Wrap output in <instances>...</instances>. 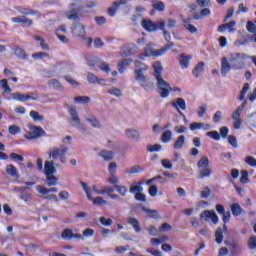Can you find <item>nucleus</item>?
I'll return each mask as SVG.
<instances>
[{"label":"nucleus","mask_w":256,"mask_h":256,"mask_svg":"<svg viewBox=\"0 0 256 256\" xmlns=\"http://www.w3.org/2000/svg\"><path fill=\"white\" fill-rule=\"evenodd\" d=\"M228 143L234 147V149H237L239 147L237 143V138L234 135L228 136Z\"/></svg>","instance_id":"57"},{"label":"nucleus","mask_w":256,"mask_h":256,"mask_svg":"<svg viewBox=\"0 0 256 256\" xmlns=\"http://www.w3.org/2000/svg\"><path fill=\"white\" fill-rule=\"evenodd\" d=\"M78 234L73 233V230L67 228L64 229L61 233L62 239L65 241H71V239H77Z\"/></svg>","instance_id":"23"},{"label":"nucleus","mask_w":256,"mask_h":256,"mask_svg":"<svg viewBox=\"0 0 256 256\" xmlns=\"http://www.w3.org/2000/svg\"><path fill=\"white\" fill-rule=\"evenodd\" d=\"M249 43H251V38L250 36H246V38L244 40H237L235 42L236 47H239V45H249Z\"/></svg>","instance_id":"58"},{"label":"nucleus","mask_w":256,"mask_h":256,"mask_svg":"<svg viewBox=\"0 0 256 256\" xmlns=\"http://www.w3.org/2000/svg\"><path fill=\"white\" fill-rule=\"evenodd\" d=\"M99 157H102L104 161H113V159H115V152L111 150H101Z\"/></svg>","instance_id":"25"},{"label":"nucleus","mask_w":256,"mask_h":256,"mask_svg":"<svg viewBox=\"0 0 256 256\" xmlns=\"http://www.w3.org/2000/svg\"><path fill=\"white\" fill-rule=\"evenodd\" d=\"M108 183L110 185H118L119 183V176L117 174H109Z\"/></svg>","instance_id":"51"},{"label":"nucleus","mask_w":256,"mask_h":256,"mask_svg":"<svg viewBox=\"0 0 256 256\" xmlns=\"http://www.w3.org/2000/svg\"><path fill=\"white\" fill-rule=\"evenodd\" d=\"M121 9H125L126 13H129L131 6L127 0H116L112 3L111 7L108 8V15L115 17L117 12Z\"/></svg>","instance_id":"11"},{"label":"nucleus","mask_w":256,"mask_h":256,"mask_svg":"<svg viewBox=\"0 0 256 256\" xmlns=\"http://www.w3.org/2000/svg\"><path fill=\"white\" fill-rule=\"evenodd\" d=\"M82 9L83 8L77 5V3H70L68 5V10L65 12V17H67L69 21H81L79 13H81Z\"/></svg>","instance_id":"12"},{"label":"nucleus","mask_w":256,"mask_h":256,"mask_svg":"<svg viewBox=\"0 0 256 256\" xmlns=\"http://www.w3.org/2000/svg\"><path fill=\"white\" fill-rule=\"evenodd\" d=\"M206 135H207V137L214 139V141H219L221 139V136L219 135V132H217V131L207 132Z\"/></svg>","instance_id":"55"},{"label":"nucleus","mask_w":256,"mask_h":256,"mask_svg":"<svg viewBox=\"0 0 256 256\" xmlns=\"http://www.w3.org/2000/svg\"><path fill=\"white\" fill-rule=\"evenodd\" d=\"M142 211L146 213L151 219H158L159 218V213L157 210H151L145 206L142 207Z\"/></svg>","instance_id":"40"},{"label":"nucleus","mask_w":256,"mask_h":256,"mask_svg":"<svg viewBox=\"0 0 256 256\" xmlns=\"http://www.w3.org/2000/svg\"><path fill=\"white\" fill-rule=\"evenodd\" d=\"M95 235V230L91 229V228H87L85 229L82 234H78L77 239H85V237H93Z\"/></svg>","instance_id":"34"},{"label":"nucleus","mask_w":256,"mask_h":256,"mask_svg":"<svg viewBox=\"0 0 256 256\" xmlns=\"http://www.w3.org/2000/svg\"><path fill=\"white\" fill-rule=\"evenodd\" d=\"M8 132L10 133V135H17V133H21V127L17 125H11L8 128Z\"/></svg>","instance_id":"53"},{"label":"nucleus","mask_w":256,"mask_h":256,"mask_svg":"<svg viewBox=\"0 0 256 256\" xmlns=\"http://www.w3.org/2000/svg\"><path fill=\"white\" fill-rule=\"evenodd\" d=\"M245 163L250 167H256V159L253 156H247L245 158Z\"/></svg>","instance_id":"61"},{"label":"nucleus","mask_w":256,"mask_h":256,"mask_svg":"<svg viewBox=\"0 0 256 256\" xmlns=\"http://www.w3.org/2000/svg\"><path fill=\"white\" fill-rule=\"evenodd\" d=\"M215 241L218 244L223 243V230L221 228H218L215 233Z\"/></svg>","instance_id":"49"},{"label":"nucleus","mask_w":256,"mask_h":256,"mask_svg":"<svg viewBox=\"0 0 256 256\" xmlns=\"http://www.w3.org/2000/svg\"><path fill=\"white\" fill-rule=\"evenodd\" d=\"M0 85H1L2 89L4 90L2 92V95L5 96L6 93H12L13 90L9 86V83L7 82V79L0 80Z\"/></svg>","instance_id":"42"},{"label":"nucleus","mask_w":256,"mask_h":256,"mask_svg":"<svg viewBox=\"0 0 256 256\" xmlns=\"http://www.w3.org/2000/svg\"><path fill=\"white\" fill-rule=\"evenodd\" d=\"M17 11L22 16L11 18L12 23H23L24 25H27V27H31V25H33V20L27 18V15H37V11L23 7H17Z\"/></svg>","instance_id":"8"},{"label":"nucleus","mask_w":256,"mask_h":256,"mask_svg":"<svg viewBox=\"0 0 256 256\" xmlns=\"http://www.w3.org/2000/svg\"><path fill=\"white\" fill-rule=\"evenodd\" d=\"M69 151V148L67 146H61L54 147L52 150L48 151V156L50 160H47L44 165H48L50 167L59 168L62 165H65L67 163V152ZM60 161V163H59Z\"/></svg>","instance_id":"5"},{"label":"nucleus","mask_w":256,"mask_h":256,"mask_svg":"<svg viewBox=\"0 0 256 256\" xmlns=\"http://www.w3.org/2000/svg\"><path fill=\"white\" fill-rule=\"evenodd\" d=\"M125 173H127L128 175H135L137 173H143V168H141V166H139V165H135L130 168H127L125 170Z\"/></svg>","instance_id":"37"},{"label":"nucleus","mask_w":256,"mask_h":256,"mask_svg":"<svg viewBox=\"0 0 256 256\" xmlns=\"http://www.w3.org/2000/svg\"><path fill=\"white\" fill-rule=\"evenodd\" d=\"M245 59H249V55L245 53H230L227 57L221 59V75L227 77L229 71H241L245 69Z\"/></svg>","instance_id":"1"},{"label":"nucleus","mask_w":256,"mask_h":256,"mask_svg":"<svg viewBox=\"0 0 256 256\" xmlns=\"http://www.w3.org/2000/svg\"><path fill=\"white\" fill-rule=\"evenodd\" d=\"M152 69V77L154 78V81H156L158 93L162 99H167V97H169V93L173 91V88H171V84L163 78V65L160 61H155L152 64Z\"/></svg>","instance_id":"2"},{"label":"nucleus","mask_w":256,"mask_h":256,"mask_svg":"<svg viewBox=\"0 0 256 256\" xmlns=\"http://www.w3.org/2000/svg\"><path fill=\"white\" fill-rule=\"evenodd\" d=\"M45 135V130L40 126H32L30 131L24 135V139H28V141H33L35 139H39V137H43Z\"/></svg>","instance_id":"15"},{"label":"nucleus","mask_w":256,"mask_h":256,"mask_svg":"<svg viewBox=\"0 0 256 256\" xmlns=\"http://www.w3.org/2000/svg\"><path fill=\"white\" fill-rule=\"evenodd\" d=\"M205 63L199 62L198 65L193 69L192 73L194 76L199 77V75H203L205 71Z\"/></svg>","instance_id":"32"},{"label":"nucleus","mask_w":256,"mask_h":256,"mask_svg":"<svg viewBox=\"0 0 256 256\" xmlns=\"http://www.w3.org/2000/svg\"><path fill=\"white\" fill-rule=\"evenodd\" d=\"M249 89H251V86L249 83H245L238 97L239 101H243V103L232 112V125L235 129H243V118H241V114L247 106V99L245 96L249 92Z\"/></svg>","instance_id":"3"},{"label":"nucleus","mask_w":256,"mask_h":256,"mask_svg":"<svg viewBox=\"0 0 256 256\" xmlns=\"http://www.w3.org/2000/svg\"><path fill=\"white\" fill-rule=\"evenodd\" d=\"M240 181L242 183H248L249 182V172H247V170H242L241 171Z\"/></svg>","instance_id":"59"},{"label":"nucleus","mask_w":256,"mask_h":256,"mask_svg":"<svg viewBox=\"0 0 256 256\" xmlns=\"http://www.w3.org/2000/svg\"><path fill=\"white\" fill-rule=\"evenodd\" d=\"M87 81L92 83L93 85H101L103 83V79L97 77L95 74L88 72Z\"/></svg>","instance_id":"30"},{"label":"nucleus","mask_w":256,"mask_h":256,"mask_svg":"<svg viewBox=\"0 0 256 256\" xmlns=\"http://www.w3.org/2000/svg\"><path fill=\"white\" fill-rule=\"evenodd\" d=\"M98 67L100 71H104V73H111V68H109V63L103 62Z\"/></svg>","instance_id":"62"},{"label":"nucleus","mask_w":256,"mask_h":256,"mask_svg":"<svg viewBox=\"0 0 256 256\" xmlns=\"http://www.w3.org/2000/svg\"><path fill=\"white\" fill-rule=\"evenodd\" d=\"M72 33L75 37H79L82 41H85L87 47H91L93 43V38L87 37V32L85 31V25L81 23H76L72 26Z\"/></svg>","instance_id":"10"},{"label":"nucleus","mask_w":256,"mask_h":256,"mask_svg":"<svg viewBox=\"0 0 256 256\" xmlns=\"http://www.w3.org/2000/svg\"><path fill=\"white\" fill-rule=\"evenodd\" d=\"M127 223L134 229L135 233H141V222L137 218L130 216L127 218Z\"/></svg>","instance_id":"21"},{"label":"nucleus","mask_w":256,"mask_h":256,"mask_svg":"<svg viewBox=\"0 0 256 256\" xmlns=\"http://www.w3.org/2000/svg\"><path fill=\"white\" fill-rule=\"evenodd\" d=\"M207 104H203L199 107V110H198V117H204L205 116V113H207Z\"/></svg>","instance_id":"63"},{"label":"nucleus","mask_w":256,"mask_h":256,"mask_svg":"<svg viewBox=\"0 0 256 256\" xmlns=\"http://www.w3.org/2000/svg\"><path fill=\"white\" fill-rule=\"evenodd\" d=\"M14 55H16V57H19V59H25V57H27L25 50H23L22 48H16L14 50Z\"/></svg>","instance_id":"54"},{"label":"nucleus","mask_w":256,"mask_h":256,"mask_svg":"<svg viewBox=\"0 0 256 256\" xmlns=\"http://www.w3.org/2000/svg\"><path fill=\"white\" fill-rule=\"evenodd\" d=\"M161 165L164 167V169H173V164L171 163V160L169 159H162Z\"/></svg>","instance_id":"60"},{"label":"nucleus","mask_w":256,"mask_h":256,"mask_svg":"<svg viewBox=\"0 0 256 256\" xmlns=\"http://www.w3.org/2000/svg\"><path fill=\"white\" fill-rule=\"evenodd\" d=\"M109 95H114V97H123V90L117 87H111L108 89Z\"/></svg>","instance_id":"47"},{"label":"nucleus","mask_w":256,"mask_h":256,"mask_svg":"<svg viewBox=\"0 0 256 256\" xmlns=\"http://www.w3.org/2000/svg\"><path fill=\"white\" fill-rule=\"evenodd\" d=\"M114 189L121 197H126L127 193H129V189H127V186L124 185H115Z\"/></svg>","instance_id":"39"},{"label":"nucleus","mask_w":256,"mask_h":256,"mask_svg":"<svg viewBox=\"0 0 256 256\" xmlns=\"http://www.w3.org/2000/svg\"><path fill=\"white\" fill-rule=\"evenodd\" d=\"M211 175H213V169H211V167H209V166L206 168H202L198 172L199 179H209V177H211Z\"/></svg>","instance_id":"28"},{"label":"nucleus","mask_w":256,"mask_h":256,"mask_svg":"<svg viewBox=\"0 0 256 256\" xmlns=\"http://www.w3.org/2000/svg\"><path fill=\"white\" fill-rule=\"evenodd\" d=\"M30 117L35 121V123H41V121H44L45 119L43 115L39 114V112L35 110L30 111Z\"/></svg>","instance_id":"41"},{"label":"nucleus","mask_w":256,"mask_h":256,"mask_svg":"<svg viewBox=\"0 0 256 256\" xmlns=\"http://www.w3.org/2000/svg\"><path fill=\"white\" fill-rule=\"evenodd\" d=\"M231 211L234 217H239V215L243 213V208H241V205H239V203H234L231 205Z\"/></svg>","instance_id":"38"},{"label":"nucleus","mask_w":256,"mask_h":256,"mask_svg":"<svg viewBox=\"0 0 256 256\" xmlns=\"http://www.w3.org/2000/svg\"><path fill=\"white\" fill-rule=\"evenodd\" d=\"M152 7L156 11H165V3L159 0H152Z\"/></svg>","instance_id":"43"},{"label":"nucleus","mask_w":256,"mask_h":256,"mask_svg":"<svg viewBox=\"0 0 256 256\" xmlns=\"http://www.w3.org/2000/svg\"><path fill=\"white\" fill-rule=\"evenodd\" d=\"M172 105L177 110H179V108L182 109L183 111L187 109V105L185 104V99L183 98H177L176 101L172 103Z\"/></svg>","instance_id":"31"},{"label":"nucleus","mask_w":256,"mask_h":256,"mask_svg":"<svg viewBox=\"0 0 256 256\" xmlns=\"http://www.w3.org/2000/svg\"><path fill=\"white\" fill-rule=\"evenodd\" d=\"M133 63V59H123L118 63V72L123 74L127 67Z\"/></svg>","instance_id":"26"},{"label":"nucleus","mask_w":256,"mask_h":256,"mask_svg":"<svg viewBox=\"0 0 256 256\" xmlns=\"http://www.w3.org/2000/svg\"><path fill=\"white\" fill-rule=\"evenodd\" d=\"M56 173L57 168L44 164V175L46 177L44 183L45 185H47V187H57L59 183V178H57V176H54Z\"/></svg>","instance_id":"9"},{"label":"nucleus","mask_w":256,"mask_h":256,"mask_svg":"<svg viewBox=\"0 0 256 256\" xmlns=\"http://www.w3.org/2000/svg\"><path fill=\"white\" fill-rule=\"evenodd\" d=\"M141 191H143V187L141 186V184H132L130 187V193H141Z\"/></svg>","instance_id":"52"},{"label":"nucleus","mask_w":256,"mask_h":256,"mask_svg":"<svg viewBox=\"0 0 256 256\" xmlns=\"http://www.w3.org/2000/svg\"><path fill=\"white\" fill-rule=\"evenodd\" d=\"M82 189L86 193V197L89 201H92L93 205H107V200L103 199V197H93V190L89 188L87 183L81 182Z\"/></svg>","instance_id":"14"},{"label":"nucleus","mask_w":256,"mask_h":256,"mask_svg":"<svg viewBox=\"0 0 256 256\" xmlns=\"http://www.w3.org/2000/svg\"><path fill=\"white\" fill-rule=\"evenodd\" d=\"M6 173L10 175V177H15V179H19V171L13 164H8L6 166Z\"/></svg>","instance_id":"29"},{"label":"nucleus","mask_w":256,"mask_h":256,"mask_svg":"<svg viewBox=\"0 0 256 256\" xmlns=\"http://www.w3.org/2000/svg\"><path fill=\"white\" fill-rule=\"evenodd\" d=\"M249 249H256V236H251L248 241Z\"/></svg>","instance_id":"64"},{"label":"nucleus","mask_w":256,"mask_h":256,"mask_svg":"<svg viewBox=\"0 0 256 256\" xmlns=\"http://www.w3.org/2000/svg\"><path fill=\"white\" fill-rule=\"evenodd\" d=\"M172 47H175V43L169 42L162 48L155 50V44L149 43L144 48V54H140V59H144V57H161V55H165L169 49H172Z\"/></svg>","instance_id":"6"},{"label":"nucleus","mask_w":256,"mask_h":256,"mask_svg":"<svg viewBox=\"0 0 256 256\" xmlns=\"http://www.w3.org/2000/svg\"><path fill=\"white\" fill-rule=\"evenodd\" d=\"M67 111L69 114V123L72 127H75L80 133H87V128L81 124V118L79 117V112L77 111V106L70 104L67 106Z\"/></svg>","instance_id":"7"},{"label":"nucleus","mask_w":256,"mask_h":256,"mask_svg":"<svg viewBox=\"0 0 256 256\" xmlns=\"http://www.w3.org/2000/svg\"><path fill=\"white\" fill-rule=\"evenodd\" d=\"M167 24V22H165V20L163 19H159L158 20V29H160L161 31H163V36L165 38V40L170 43L169 41H171V34L169 33V31H167V29H165V25Z\"/></svg>","instance_id":"22"},{"label":"nucleus","mask_w":256,"mask_h":256,"mask_svg":"<svg viewBox=\"0 0 256 256\" xmlns=\"http://www.w3.org/2000/svg\"><path fill=\"white\" fill-rule=\"evenodd\" d=\"M36 190L39 193V195L43 197V199H48V200L53 199L54 201H59V198H57L55 194H51V193H57L59 191L55 187L47 188L42 185H37Z\"/></svg>","instance_id":"13"},{"label":"nucleus","mask_w":256,"mask_h":256,"mask_svg":"<svg viewBox=\"0 0 256 256\" xmlns=\"http://www.w3.org/2000/svg\"><path fill=\"white\" fill-rule=\"evenodd\" d=\"M197 129H204V131H209V129H211V125L205 124L203 122H194V123L190 124L191 131H195Z\"/></svg>","instance_id":"27"},{"label":"nucleus","mask_w":256,"mask_h":256,"mask_svg":"<svg viewBox=\"0 0 256 256\" xmlns=\"http://www.w3.org/2000/svg\"><path fill=\"white\" fill-rule=\"evenodd\" d=\"M75 103H78L80 105H83L85 103H89L91 101V98L88 96H76L74 98Z\"/></svg>","instance_id":"48"},{"label":"nucleus","mask_w":256,"mask_h":256,"mask_svg":"<svg viewBox=\"0 0 256 256\" xmlns=\"http://www.w3.org/2000/svg\"><path fill=\"white\" fill-rule=\"evenodd\" d=\"M184 27L189 31L190 33H197V28L191 24V18H185L183 20Z\"/></svg>","instance_id":"33"},{"label":"nucleus","mask_w":256,"mask_h":256,"mask_svg":"<svg viewBox=\"0 0 256 256\" xmlns=\"http://www.w3.org/2000/svg\"><path fill=\"white\" fill-rule=\"evenodd\" d=\"M141 26L143 29H145V31H148V33H155V31L159 29V20L153 22L149 18H143L141 20Z\"/></svg>","instance_id":"16"},{"label":"nucleus","mask_w":256,"mask_h":256,"mask_svg":"<svg viewBox=\"0 0 256 256\" xmlns=\"http://www.w3.org/2000/svg\"><path fill=\"white\" fill-rule=\"evenodd\" d=\"M200 218L204 219L206 223H209V221H212L214 225H217V223H219V217L217 216V213H215V211L205 210L200 214Z\"/></svg>","instance_id":"17"},{"label":"nucleus","mask_w":256,"mask_h":256,"mask_svg":"<svg viewBox=\"0 0 256 256\" xmlns=\"http://www.w3.org/2000/svg\"><path fill=\"white\" fill-rule=\"evenodd\" d=\"M161 149H163V146H161V144H154V145L148 146V151L150 153L161 151Z\"/></svg>","instance_id":"56"},{"label":"nucleus","mask_w":256,"mask_h":256,"mask_svg":"<svg viewBox=\"0 0 256 256\" xmlns=\"http://www.w3.org/2000/svg\"><path fill=\"white\" fill-rule=\"evenodd\" d=\"M211 15V10L209 8H204L199 14H195L193 19H203V17H209Z\"/></svg>","instance_id":"45"},{"label":"nucleus","mask_w":256,"mask_h":256,"mask_svg":"<svg viewBox=\"0 0 256 256\" xmlns=\"http://www.w3.org/2000/svg\"><path fill=\"white\" fill-rule=\"evenodd\" d=\"M209 167V158L207 156H202L200 160L197 162L198 169H205Z\"/></svg>","instance_id":"36"},{"label":"nucleus","mask_w":256,"mask_h":256,"mask_svg":"<svg viewBox=\"0 0 256 256\" xmlns=\"http://www.w3.org/2000/svg\"><path fill=\"white\" fill-rule=\"evenodd\" d=\"M246 29L248 33H252L253 35L256 33V25L253 21H248L246 24Z\"/></svg>","instance_id":"50"},{"label":"nucleus","mask_w":256,"mask_h":256,"mask_svg":"<svg viewBox=\"0 0 256 256\" xmlns=\"http://www.w3.org/2000/svg\"><path fill=\"white\" fill-rule=\"evenodd\" d=\"M29 96H26V94H21L19 92L13 93L10 97V99H14V101H27Z\"/></svg>","instance_id":"46"},{"label":"nucleus","mask_w":256,"mask_h":256,"mask_svg":"<svg viewBox=\"0 0 256 256\" xmlns=\"http://www.w3.org/2000/svg\"><path fill=\"white\" fill-rule=\"evenodd\" d=\"M135 69H134V79L139 83L140 87L144 89L145 91H153L155 89V83L147 78V75H145V71L149 69L147 65L141 64L139 60H136L135 62Z\"/></svg>","instance_id":"4"},{"label":"nucleus","mask_w":256,"mask_h":256,"mask_svg":"<svg viewBox=\"0 0 256 256\" xmlns=\"http://www.w3.org/2000/svg\"><path fill=\"white\" fill-rule=\"evenodd\" d=\"M189 61H191V55L181 54L179 58V64L181 69H187L189 67Z\"/></svg>","instance_id":"24"},{"label":"nucleus","mask_w":256,"mask_h":256,"mask_svg":"<svg viewBox=\"0 0 256 256\" xmlns=\"http://www.w3.org/2000/svg\"><path fill=\"white\" fill-rule=\"evenodd\" d=\"M139 52V48L135 44L128 45L127 47L122 48L120 51L121 57H131V55H135V53Z\"/></svg>","instance_id":"19"},{"label":"nucleus","mask_w":256,"mask_h":256,"mask_svg":"<svg viewBox=\"0 0 256 256\" xmlns=\"http://www.w3.org/2000/svg\"><path fill=\"white\" fill-rule=\"evenodd\" d=\"M124 133L127 139H131L132 141L136 142L141 141V133H139L135 128H127Z\"/></svg>","instance_id":"20"},{"label":"nucleus","mask_w":256,"mask_h":256,"mask_svg":"<svg viewBox=\"0 0 256 256\" xmlns=\"http://www.w3.org/2000/svg\"><path fill=\"white\" fill-rule=\"evenodd\" d=\"M85 119L94 129H101V127H103V124H101L97 116L89 111L86 112Z\"/></svg>","instance_id":"18"},{"label":"nucleus","mask_w":256,"mask_h":256,"mask_svg":"<svg viewBox=\"0 0 256 256\" xmlns=\"http://www.w3.org/2000/svg\"><path fill=\"white\" fill-rule=\"evenodd\" d=\"M183 145H185V136H178L176 141L174 142V149H182Z\"/></svg>","instance_id":"44"},{"label":"nucleus","mask_w":256,"mask_h":256,"mask_svg":"<svg viewBox=\"0 0 256 256\" xmlns=\"http://www.w3.org/2000/svg\"><path fill=\"white\" fill-rule=\"evenodd\" d=\"M171 139H173V132L171 130H166L161 135L162 143H170Z\"/></svg>","instance_id":"35"}]
</instances>
